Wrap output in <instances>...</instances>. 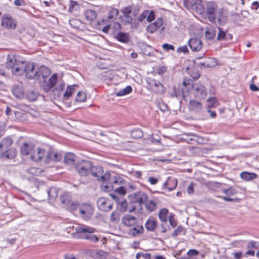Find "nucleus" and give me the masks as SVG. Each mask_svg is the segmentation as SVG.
I'll return each mask as SVG.
<instances>
[{"label":"nucleus","mask_w":259,"mask_h":259,"mask_svg":"<svg viewBox=\"0 0 259 259\" xmlns=\"http://www.w3.org/2000/svg\"><path fill=\"white\" fill-rule=\"evenodd\" d=\"M202 0H184V6L189 10L195 11L202 14L205 13L208 20L212 23L215 22V13L218 8L216 3L213 2H206L205 6L201 4Z\"/></svg>","instance_id":"obj_1"},{"label":"nucleus","mask_w":259,"mask_h":259,"mask_svg":"<svg viewBox=\"0 0 259 259\" xmlns=\"http://www.w3.org/2000/svg\"><path fill=\"white\" fill-rule=\"evenodd\" d=\"M147 199V195L142 191L131 194L129 196V212H132L135 210H141L142 205L146 202Z\"/></svg>","instance_id":"obj_2"},{"label":"nucleus","mask_w":259,"mask_h":259,"mask_svg":"<svg viewBox=\"0 0 259 259\" xmlns=\"http://www.w3.org/2000/svg\"><path fill=\"white\" fill-rule=\"evenodd\" d=\"M76 232L72 234V236L76 238L90 240L91 234L94 233L96 229L94 228L85 225L78 226L75 227Z\"/></svg>","instance_id":"obj_3"},{"label":"nucleus","mask_w":259,"mask_h":259,"mask_svg":"<svg viewBox=\"0 0 259 259\" xmlns=\"http://www.w3.org/2000/svg\"><path fill=\"white\" fill-rule=\"evenodd\" d=\"M13 141L9 138L4 139L0 143V149L2 151H5L2 153V156L7 159H13L16 155V150L14 148H9L12 144Z\"/></svg>","instance_id":"obj_4"},{"label":"nucleus","mask_w":259,"mask_h":259,"mask_svg":"<svg viewBox=\"0 0 259 259\" xmlns=\"http://www.w3.org/2000/svg\"><path fill=\"white\" fill-rule=\"evenodd\" d=\"M20 62H17L14 56L8 55L6 67L11 69L12 72L16 75H21L23 73V68L19 65Z\"/></svg>","instance_id":"obj_5"},{"label":"nucleus","mask_w":259,"mask_h":259,"mask_svg":"<svg viewBox=\"0 0 259 259\" xmlns=\"http://www.w3.org/2000/svg\"><path fill=\"white\" fill-rule=\"evenodd\" d=\"M89 174H91L93 177L96 178L98 181L103 182L108 181L110 177L109 172H106L105 175H103L102 167L99 166H93L92 165V167L89 170Z\"/></svg>","instance_id":"obj_6"},{"label":"nucleus","mask_w":259,"mask_h":259,"mask_svg":"<svg viewBox=\"0 0 259 259\" xmlns=\"http://www.w3.org/2000/svg\"><path fill=\"white\" fill-rule=\"evenodd\" d=\"M79 213L82 218L85 220H89L94 213V208L90 203H82L79 205Z\"/></svg>","instance_id":"obj_7"},{"label":"nucleus","mask_w":259,"mask_h":259,"mask_svg":"<svg viewBox=\"0 0 259 259\" xmlns=\"http://www.w3.org/2000/svg\"><path fill=\"white\" fill-rule=\"evenodd\" d=\"M91 167L92 163L91 161L84 160L78 162L75 166L76 170L81 176H87L88 175Z\"/></svg>","instance_id":"obj_8"},{"label":"nucleus","mask_w":259,"mask_h":259,"mask_svg":"<svg viewBox=\"0 0 259 259\" xmlns=\"http://www.w3.org/2000/svg\"><path fill=\"white\" fill-rule=\"evenodd\" d=\"M23 64V63L22 62V66H21V67L23 68V72H25L26 77L29 79L35 78L37 76L38 72H37V69L35 68L34 64L33 63H28L24 67Z\"/></svg>","instance_id":"obj_9"},{"label":"nucleus","mask_w":259,"mask_h":259,"mask_svg":"<svg viewBox=\"0 0 259 259\" xmlns=\"http://www.w3.org/2000/svg\"><path fill=\"white\" fill-rule=\"evenodd\" d=\"M193 89L196 98L204 99L207 95L205 87L201 84L196 83L193 85Z\"/></svg>","instance_id":"obj_10"},{"label":"nucleus","mask_w":259,"mask_h":259,"mask_svg":"<svg viewBox=\"0 0 259 259\" xmlns=\"http://www.w3.org/2000/svg\"><path fill=\"white\" fill-rule=\"evenodd\" d=\"M97 205L100 210L104 211H108L113 208V204L104 197L98 199Z\"/></svg>","instance_id":"obj_11"},{"label":"nucleus","mask_w":259,"mask_h":259,"mask_svg":"<svg viewBox=\"0 0 259 259\" xmlns=\"http://www.w3.org/2000/svg\"><path fill=\"white\" fill-rule=\"evenodd\" d=\"M57 80V74L56 73L54 74L47 81L46 80H44V83L42 85L43 90L46 92H48L55 86Z\"/></svg>","instance_id":"obj_12"},{"label":"nucleus","mask_w":259,"mask_h":259,"mask_svg":"<svg viewBox=\"0 0 259 259\" xmlns=\"http://www.w3.org/2000/svg\"><path fill=\"white\" fill-rule=\"evenodd\" d=\"M150 89L153 92L157 93H162L164 92V88L159 81L155 80L148 81Z\"/></svg>","instance_id":"obj_13"},{"label":"nucleus","mask_w":259,"mask_h":259,"mask_svg":"<svg viewBox=\"0 0 259 259\" xmlns=\"http://www.w3.org/2000/svg\"><path fill=\"white\" fill-rule=\"evenodd\" d=\"M2 25L8 29H15L16 23L11 17L4 16L2 17Z\"/></svg>","instance_id":"obj_14"},{"label":"nucleus","mask_w":259,"mask_h":259,"mask_svg":"<svg viewBox=\"0 0 259 259\" xmlns=\"http://www.w3.org/2000/svg\"><path fill=\"white\" fill-rule=\"evenodd\" d=\"M137 221L138 219L136 217L131 214H125L121 219L122 223L125 226L128 227L136 225Z\"/></svg>","instance_id":"obj_15"},{"label":"nucleus","mask_w":259,"mask_h":259,"mask_svg":"<svg viewBox=\"0 0 259 259\" xmlns=\"http://www.w3.org/2000/svg\"><path fill=\"white\" fill-rule=\"evenodd\" d=\"M188 44L190 48L193 51H198L202 48L201 41L196 38H192L189 39Z\"/></svg>","instance_id":"obj_16"},{"label":"nucleus","mask_w":259,"mask_h":259,"mask_svg":"<svg viewBox=\"0 0 259 259\" xmlns=\"http://www.w3.org/2000/svg\"><path fill=\"white\" fill-rule=\"evenodd\" d=\"M189 109L191 111L200 112L202 111L203 107L200 102L195 100H191L189 104Z\"/></svg>","instance_id":"obj_17"},{"label":"nucleus","mask_w":259,"mask_h":259,"mask_svg":"<svg viewBox=\"0 0 259 259\" xmlns=\"http://www.w3.org/2000/svg\"><path fill=\"white\" fill-rule=\"evenodd\" d=\"M163 24L162 18H158L154 23L149 24L147 27V30L150 33H153L157 29L159 28Z\"/></svg>","instance_id":"obj_18"},{"label":"nucleus","mask_w":259,"mask_h":259,"mask_svg":"<svg viewBox=\"0 0 259 259\" xmlns=\"http://www.w3.org/2000/svg\"><path fill=\"white\" fill-rule=\"evenodd\" d=\"M38 72L37 74V77L38 79L40 80L41 78L45 79V78L49 76L51 73L50 70L47 67L45 66H41L37 69Z\"/></svg>","instance_id":"obj_19"},{"label":"nucleus","mask_w":259,"mask_h":259,"mask_svg":"<svg viewBox=\"0 0 259 259\" xmlns=\"http://www.w3.org/2000/svg\"><path fill=\"white\" fill-rule=\"evenodd\" d=\"M88 252L91 256L96 259H106L108 254L106 252L102 250L96 251L90 250Z\"/></svg>","instance_id":"obj_20"},{"label":"nucleus","mask_w":259,"mask_h":259,"mask_svg":"<svg viewBox=\"0 0 259 259\" xmlns=\"http://www.w3.org/2000/svg\"><path fill=\"white\" fill-rule=\"evenodd\" d=\"M178 184L177 180L175 178H168L167 180L164 183L163 186L167 188L169 191L174 190Z\"/></svg>","instance_id":"obj_21"},{"label":"nucleus","mask_w":259,"mask_h":259,"mask_svg":"<svg viewBox=\"0 0 259 259\" xmlns=\"http://www.w3.org/2000/svg\"><path fill=\"white\" fill-rule=\"evenodd\" d=\"M83 15L86 20L90 23L93 22L96 19L97 16L96 12L91 9L86 10L83 12Z\"/></svg>","instance_id":"obj_22"},{"label":"nucleus","mask_w":259,"mask_h":259,"mask_svg":"<svg viewBox=\"0 0 259 259\" xmlns=\"http://www.w3.org/2000/svg\"><path fill=\"white\" fill-rule=\"evenodd\" d=\"M13 94L18 99L24 98V90L21 86H15L13 89Z\"/></svg>","instance_id":"obj_23"},{"label":"nucleus","mask_w":259,"mask_h":259,"mask_svg":"<svg viewBox=\"0 0 259 259\" xmlns=\"http://www.w3.org/2000/svg\"><path fill=\"white\" fill-rule=\"evenodd\" d=\"M226 17L225 10L223 8L217 9V12L215 13V19H218L219 24L225 22Z\"/></svg>","instance_id":"obj_24"},{"label":"nucleus","mask_w":259,"mask_h":259,"mask_svg":"<svg viewBox=\"0 0 259 259\" xmlns=\"http://www.w3.org/2000/svg\"><path fill=\"white\" fill-rule=\"evenodd\" d=\"M117 208L121 212H125L129 208V204H127V201L123 199H118Z\"/></svg>","instance_id":"obj_25"},{"label":"nucleus","mask_w":259,"mask_h":259,"mask_svg":"<svg viewBox=\"0 0 259 259\" xmlns=\"http://www.w3.org/2000/svg\"><path fill=\"white\" fill-rule=\"evenodd\" d=\"M62 155L57 152H48L47 159L54 161H59L62 159Z\"/></svg>","instance_id":"obj_26"},{"label":"nucleus","mask_w":259,"mask_h":259,"mask_svg":"<svg viewBox=\"0 0 259 259\" xmlns=\"http://www.w3.org/2000/svg\"><path fill=\"white\" fill-rule=\"evenodd\" d=\"M157 226V222L153 219L148 220L145 224L146 229L150 231H154Z\"/></svg>","instance_id":"obj_27"},{"label":"nucleus","mask_w":259,"mask_h":259,"mask_svg":"<svg viewBox=\"0 0 259 259\" xmlns=\"http://www.w3.org/2000/svg\"><path fill=\"white\" fill-rule=\"evenodd\" d=\"M49 201L50 202L54 201L58 196V190L56 188H51L48 191Z\"/></svg>","instance_id":"obj_28"},{"label":"nucleus","mask_w":259,"mask_h":259,"mask_svg":"<svg viewBox=\"0 0 259 259\" xmlns=\"http://www.w3.org/2000/svg\"><path fill=\"white\" fill-rule=\"evenodd\" d=\"M76 156L72 153H68L64 156V162L68 165L75 163Z\"/></svg>","instance_id":"obj_29"},{"label":"nucleus","mask_w":259,"mask_h":259,"mask_svg":"<svg viewBox=\"0 0 259 259\" xmlns=\"http://www.w3.org/2000/svg\"><path fill=\"white\" fill-rule=\"evenodd\" d=\"M144 231V228L142 226L137 225L133 228L130 229V234L133 236H136L140 234H142Z\"/></svg>","instance_id":"obj_30"},{"label":"nucleus","mask_w":259,"mask_h":259,"mask_svg":"<svg viewBox=\"0 0 259 259\" xmlns=\"http://www.w3.org/2000/svg\"><path fill=\"white\" fill-rule=\"evenodd\" d=\"M45 151L41 149H37V153L36 154H31L30 159L33 161H38L41 159L44 156Z\"/></svg>","instance_id":"obj_31"},{"label":"nucleus","mask_w":259,"mask_h":259,"mask_svg":"<svg viewBox=\"0 0 259 259\" xmlns=\"http://www.w3.org/2000/svg\"><path fill=\"white\" fill-rule=\"evenodd\" d=\"M146 209L149 211H153L156 208L157 203L152 200H148L144 203Z\"/></svg>","instance_id":"obj_32"},{"label":"nucleus","mask_w":259,"mask_h":259,"mask_svg":"<svg viewBox=\"0 0 259 259\" xmlns=\"http://www.w3.org/2000/svg\"><path fill=\"white\" fill-rule=\"evenodd\" d=\"M116 39L120 42L126 43L129 41V35L127 33L119 32L116 36Z\"/></svg>","instance_id":"obj_33"},{"label":"nucleus","mask_w":259,"mask_h":259,"mask_svg":"<svg viewBox=\"0 0 259 259\" xmlns=\"http://www.w3.org/2000/svg\"><path fill=\"white\" fill-rule=\"evenodd\" d=\"M32 150V147L26 143H24L21 148V152L23 155H27L31 154Z\"/></svg>","instance_id":"obj_34"},{"label":"nucleus","mask_w":259,"mask_h":259,"mask_svg":"<svg viewBox=\"0 0 259 259\" xmlns=\"http://www.w3.org/2000/svg\"><path fill=\"white\" fill-rule=\"evenodd\" d=\"M241 178L245 181H250L253 180L256 177V175L254 173L248 172H243L240 174Z\"/></svg>","instance_id":"obj_35"},{"label":"nucleus","mask_w":259,"mask_h":259,"mask_svg":"<svg viewBox=\"0 0 259 259\" xmlns=\"http://www.w3.org/2000/svg\"><path fill=\"white\" fill-rule=\"evenodd\" d=\"M132 91V88L131 86H127L123 89L120 90L115 92L116 96L120 97L130 94Z\"/></svg>","instance_id":"obj_36"},{"label":"nucleus","mask_w":259,"mask_h":259,"mask_svg":"<svg viewBox=\"0 0 259 259\" xmlns=\"http://www.w3.org/2000/svg\"><path fill=\"white\" fill-rule=\"evenodd\" d=\"M168 213V209L163 208L161 209L158 213V217L160 220L163 222H167V215Z\"/></svg>","instance_id":"obj_37"},{"label":"nucleus","mask_w":259,"mask_h":259,"mask_svg":"<svg viewBox=\"0 0 259 259\" xmlns=\"http://www.w3.org/2000/svg\"><path fill=\"white\" fill-rule=\"evenodd\" d=\"M76 85H73L72 86H69L67 87L66 92L63 95L64 99L67 100L72 95L73 91H74V87H76Z\"/></svg>","instance_id":"obj_38"},{"label":"nucleus","mask_w":259,"mask_h":259,"mask_svg":"<svg viewBox=\"0 0 259 259\" xmlns=\"http://www.w3.org/2000/svg\"><path fill=\"white\" fill-rule=\"evenodd\" d=\"M61 201L63 204H64L67 206L71 201L70 195L67 193H64L61 196Z\"/></svg>","instance_id":"obj_39"},{"label":"nucleus","mask_w":259,"mask_h":259,"mask_svg":"<svg viewBox=\"0 0 259 259\" xmlns=\"http://www.w3.org/2000/svg\"><path fill=\"white\" fill-rule=\"evenodd\" d=\"M206 67H213L218 64L217 60L213 58H208L205 60Z\"/></svg>","instance_id":"obj_40"},{"label":"nucleus","mask_w":259,"mask_h":259,"mask_svg":"<svg viewBox=\"0 0 259 259\" xmlns=\"http://www.w3.org/2000/svg\"><path fill=\"white\" fill-rule=\"evenodd\" d=\"M38 97L37 93L33 91H29L26 93V98L29 101H34L36 100Z\"/></svg>","instance_id":"obj_41"},{"label":"nucleus","mask_w":259,"mask_h":259,"mask_svg":"<svg viewBox=\"0 0 259 259\" xmlns=\"http://www.w3.org/2000/svg\"><path fill=\"white\" fill-rule=\"evenodd\" d=\"M121 12L123 14V15H130L131 14H132V16L135 17L137 13H138V11H132V8L131 7H127L123 8L121 10Z\"/></svg>","instance_id":"obj_42"},{"label":"nucleus","mask_w":259,"mask_h":259,"mask_svg":"<svg viewBox=\"0 0 259 259\" xmlns=\"http://www.w3.org/2000/svg\"><path fill=\"white\" fill-rule=\"evenodd\" d=\"M120 220V214L117 211L112 212L110 217V220L112 223H117Z\"/></svg>","instance_id":"obj_43"},{"label":"nucleus","mask_w":259,"mask_h":259,"mask_svg":"<svg viewBox=\"0 0 259 259\" xmlns=\"http://www.w3.org/2000/svg\"><path fill=\"white\" fill-rule=\"evenodd\" d=\"M79 203L75 201H71L69 204L67 205V208L70 211H74L78 207L79 208Z\"/></svg>","instance_id":"obj_44"},{"label":"nucleus","mask_w":259,"mask_h":259,"mask_svg":"<svg viewBox=\"0 0 259 259\" xmlns=\"http://www.w3.org/2000/svg\"><path fill=\"white\" fill-rule=\"evenodd\" d=\"M122 22L125 24H131L136 20L135 18H133L130 15H123L121 17Z\"/></svg>","instance_id":"obj_45"},{"label":"nucleus","mask_w":259,"mask_h":259,"mask_svg":"<svg viewBox=\"0 0 259 259\" xmlns=\"http://www.w3.org/2000/svg\"><path fill=\"white\" fill-rule=\"evenodd\" d=\"M216 34V31L213 28H209L205 32V36L208 39H212Z\"/></svg>","instance_id":"obj_46"},{"label":"nucleus","mask_w":259,"mask_h":259,"mask_svg":"<svg viewBox=\"0 0 259 259\" xmlns=\"http://www.w3.org/2000/svg\"><path fill=\"white\" fill-rule=\"evenodd\" d=\"M131 135L133 138L138 139L143 136V132L140 129H135L131 132Z\"/></svg>","instance_id":"obj_47"},{"label":"nucleus","mask_w":259,"mask_h":259,"mask_svg":"<svg viewBox=\"0 0 259 259\" xmlns=\"http://www.w3.org/2000/svg\"><path fill=\"white\" fill-rule=\"evenodd\" d=\"M87 96L85 93L83 92H79L76 97V101L78 102H84L86 99Z\"/></svg>","instance_id":"obj_48"},{"label":"nucleus","mask_w":259,"mask_h":259,"mask_svg":"<svg viewBox=\"0 0 259 259\" xmlns=\"http://www.w3.org/2000/svg\"><path fill=\"white\" fill-rule=\"evenodd\" d=\"M218 29L219 31L218 34L217 39L219 40H221L222 39L227 40V35L226 34V32L223 31L220 27H218Z\"/></svg>","instance_id":"obj_49"},{"label":"nucleus","mask_w":259,"mask_h":259,"mask_svg":"<svg viewBox=\"0 0 259 259\" xmlns=\"http://www.w3.org/2000/svg\"><path fill=\"white\" fill-rule=\"evenodd\" d=\"M119 11L117 9H112L110 12L109 14L108 15V20H111L113 19L114 18L117 16L118 14Z\"/></svg>","instance_id":"obj_50"},{"label":"nucleus","mask_w":259,"mask_h":259,"mask_svg":"<svg viewBox=\"0 0 259 259\" xmlns=\"http://www.w3.org/2000/svg\"><path fill=\"white\" fill-rule=\"evenodd\" d=\"M148 14H149L148 11H144L137 17V20L140 22H142L144 19H145L147 17Z\"/></svg>","instance_id":"obj_51"},{"label":"nucleus","mask_w":259,"mask_h":259,"mask_svg":"<svg viewBox=\"0 0 259 259\" xmlns=\"http://www.w3.org/2000/svg\"><path fill=\"white\" fill-rule=\"evenodd\" d=\"M224 192L228 196L233 195L236 193L235 190L232 187H230L228 189L224 190Z\"/></svg>","instance_id":"obj_52"},{"label":"nucleus","mask_w":259,"mask_h":259,"mask_svg":"<svg viewBox=\"0 0 259 259\" xmlns=\"http://www.w3.org/2000/svg\"><path fill=\"white\" fill-rule=\"evenodd\" d=\"M28 172L32 175H37L39 173V169L35 167H31L28 169Z\"/></svg>","instance_id":"obj_53"},{"label":"nucleus","mask_w":259,"mask_h":259,"mask_svg":"<svg viewBox=\"0 0 259 259\" xmlns=\"http://www.w3.org/2000/svg\"><path fill=\"white\" fill-rule=\"evenodd\" d=\"M199 253V252L195 249H191L189 250V251L187 252V255L188 256H194L198 255Z\"/></svg>","instance_id":"obj_54"},{"label":"nucleus","mask_w":259,"mask_h":259,"mask_svg":"<svg viewBox=\"0 0 259 259\" xmlns=\"http://www.w3.org/2000/svg\"><path fill=\"white\" fill-rule=\"evenodd\" d=\"M147 20L150 22L154 19V13L152 11L149 12V14L147 16Z\"/></svg>","instance_id":"obj_55"},{"label":"nucleus","mask_w":259,"mask_h":259,"mask_svg":"<svg viewBox=\"0 0 259 259\" xmlns=\"http://www.w3.org/2000/svg\"><path fill=\"white\" fill-rule=\"evenodd\" d=\"M162 47L166 51H168L169 50H171L174 51L175 50V47L174 46L169 45L168 44H163L162 45Z\"/></svg>","instance_id":"obj_56"},{"label":"nucleus","mask_w":259,"mask_h":259,"mask_svg":"<svg viewBox=\"0 0 259 259\" xmlns=\"http://www.w3.org/2000/svg\"><path fill=\"white\" fill-rule=\"evenodd\" d=\"M194 184L193 183H191L189 186H188L187 191L188 194H191L194 193Z\"/></svg>","instance_id":"obj_57"},{"label":"nucleus","mask_w":259,"mask_h":259,"mask_svg":"<svg viewBox=\"0 0 259 259\" xmlns=\"http://www.w3.org/2000/svg\"><path fill=\"white\" fill-rule=\"evenodd\" d=\"M115 192H118L121 195H124L126 193V190L123 187H120L115 189Z\"/></svg>","instance_id":"obj_58"},{"label":"nucleus","mask_w":259,"mask_h":259,"mask_svg":"<svg viewBox=\"0 0 259 259\" xmlns=\"http://www.w3.org/2000/svg\"><path fill=\"white\" fill-rule=\"evenodd\" d=\"M79 21L77 19H72L70 20L69 21V23L70 25L74 28H77L78 26H77V24L79 23Z\"/></svg>","instance_id":"obj_59"},{"label":"nucleus","mask_w":259,"mask_h":259,"mask_svg":"<svg viewBox=\"0 0 259 259\" xmlns=\"http://www.w3.org/2000/svg\"><path fill=\"white\" fill-rule=\"evenodd\" d=\"M102 189L105 191H109L112 189V187L110 185L105 184L104 183L102 184Z\"/></svg>","instance_id":"obj_60"},{"label":"nucleus","mask_w":259,"mask_h":259,"mask_svg":"<svg viewBox=\"0 0 259 259\" xmlns=\"http://www.w3.org/2000/svg\"><path fill=\"white\" fill-rule=\"evenodd\" d=\"M183 228L181 227H178L177 229L172 233V236L173 237H175L178 235V234L182 231Z\"/></svg>","instance_id":"obj_61"},{"label":"nucleus","mask_w":259,"mask_h":259,"mask_svg":"<svg viewBox=\"0 0 259 259\" xmlns=\"http://www.w3.org/2000/svg\"><path fill=\"white\" fill-rule=\"evenodd\" d=\"M177 51L178 52L187 53L188 52V49L186 46H184L183 47H181L178 48Z\"/></svg>","instance_id":"obj_62"},{"label":"nucleus","mask_w":259,"mask_h":259,"mask_svg":"<svg viewBox=\"0 0 259 259\" xmlns=\"http://www.w3.org/2000/svg\"><path fill=\"white\" fill-rule=\"evenodd\" d=\"M257 244L256 242L255 241H250L248 245H247V247L248 248H256V244Z\"/></svg>","instance_id":"obj_63"},{"label":"nucleus","mask_w":259,"mask_h":259,"mask_svg":"<svg viewBox=\"0 0 259 259\" xmlns=\"http://www.w3.org/2000/svg\"><path fill=\"white\" fill-rule=\"evenodd\" d=\"M14 3L16 6H21L24 5L25 2L23 0H15Z\"/></svg>","instance_id":"obj_64"}]
</instances>
